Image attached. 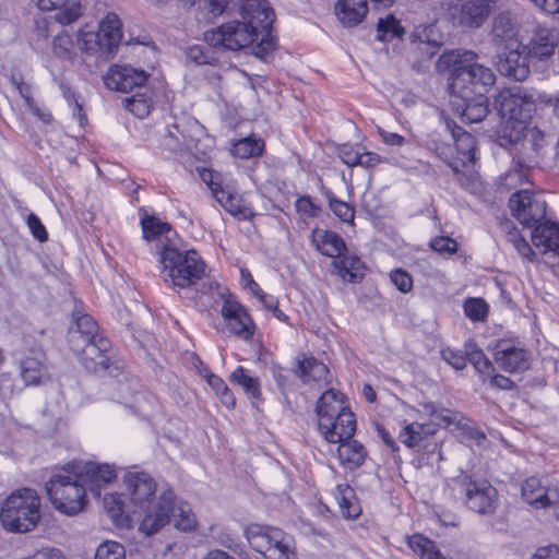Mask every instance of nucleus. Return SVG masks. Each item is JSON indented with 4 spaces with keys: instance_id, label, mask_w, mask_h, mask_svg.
Listing matches in <instances>:
<instances>
[{
    "instance_id": "f257e3e1",
    "label": "nucleus",
    "mask_w": 559,
    "mask_h": 559,
    "mask_svg": "<svg viewBox=\"0 0 559 559\" xmlns=\"http://www.w3.org/2000/svg\"><path fill=\"white\" fill-rule=\"evenodd\" d=\"M124 484L132 513L142 516L139 530L147 536L157 533L169 522L175 510L174 491L168 489L156 499L155 479L141 471L126 473Z\"/></svg>"
},
{
    "instance_id": "f03ea898",
    "label": "nucleus",
    "mask_w": 559,
    "mask_h": 559,
    "mask_svg": "<svg viewBox=\"0 0 559 559\" xmlns=\"http://www.w3.org/2000/svg\"><path fill=\"white\" fill-rule=\"evenodd\" d=\"M478 55L467 49L444 51L437 61L439 72H449V91L456 98L486 94L495 84L492 70L477 62Z\"/></svg>"
},
{
    "instance_id": "7ed1b4c3",
    "label": "nucleus",
    "mask_w": 559,
    "mask_h": 559,
    "mask_svg": "<svg viewBox=\"0 0 559 559\" xmlns=\"http://www.w3.org/2000/svg\"><path fill=\"white\" fill-rule=\"evenodd\" d=\"M318 427L328 442L346 440L356 431L354 414L345 405L344 395L334 389L326 390L316 405Z\"/></svg>"
},
{
    "instance_id": "20e7f679",
    "label": "nucleus",
    "mask_w": 559,
    "mask_h": 559,
    "mask_svg": "<svg viewBox=\"0 0 559 559\" xmlns=\"http://www.w3.org/2000/svg\"><path fill=\"white\" fill-rule=\"evenodd\" d=\"M40 501L36 491L29 488L19 489L2 503L0 521L12 533L33 531L40 519Z\"/></svg>"
},
{
    "instance_id": "39448f33",
    "label": "nucleus",
    "mask_w": 559,
    "mask_h": 559,
    "mask_svg": "<svg viewBox=\"0 0 559 559\" xmlns=\"http://www.w3.org/2000/svg\"><path fill=\"white\" fill-rule=\"evenodd\" d=\"M213 289L206 278V264L193 249L180 251L177 247V294L180 298L195 300L200 294Z\"/></svg>"
},
{
    "instance_id": "423d86ee",
    "label": "nucleus",
    "mask_w": 559,
    "mask_h": 559,
    "mask_svg": "<svg viewBox=\"0 0 559 559\" xmlns=\"http://www.w3.org/2000/svg\"><path fill=\"white\" fill-rule=\"evenodd\" d=\"M45 488L52 506L64 514L74 515L85 504L86 489L84 484L80 477L66 471V466L52 474Z\"/></svg>"
},
{
    "instance_id": "0eeeda50",
    "label": "nucleus",
    "mask_w": 559,
    "mask_h": 559,
    "mask_svg": "<svg viewBox=\"0 0 559 559\" xmlns=\"http://www.w3.org/2000/svg\"><path fill=\"white\" fill-rule=\"evenodd\" d=\"M495 108L500 117L506 120L502 133L524 128L532 119L536 109L533 94L527 90L515 86L504 88L495 97Z\"/></svg>"
},
{
    "instance_id": "6e6552de",
    "label": "nucleus",
    "mask_w": 559,
    "mask_h": 559,
    "mask_svg": "<svg viewBox=\"0 0 559 559\" xmlns=\"http://www.w3.org/2000/svg\"><path fill=\"white\" fill-rule=\"evenodd\" d=\"M499 144L510 151L521 167H532L538 164L546 146V139L540 130L524 126L502 133Z\"/></svg>"
},
{
    "instance_id": "1a4fd4ad",
    "label": "nucleus",
    "mask_w": 559,
    "mask_h": 559,
    "mask_svg": "<svg viewBox=\"0 0 559 559\" xmlns=\"http://www.w3.org/2000/svg\"><path fill=\"white\" fill-rule=\"evenodd\" d=\"M235 8H237L240 20L252 26H258L257 31L262 33V38L252 47V52L258 58L264 59L275 48L270 33L275 20L273 9L266 0H237Z\"/></svg>"
},
{
    "instance_id": "9d476101",
    "label": "nucleus",
    "mask_w": 559,
    "mask_h": 559,
    "mask_svg": "<svg viewBox=\"0 0 559 559\" xmlns=\"http://www.w3.org/2000/svg\"><path fill=\"white\" fill-rule=\"evenodd\" d=\"M141 227L143 238L147 241L159 240L156 245V253L158 254V267L160 276L165 283L170 287L175 286V243L167 236L160 239L164 235L171 231L170 224L162 222L154 215L143 213L141 215Z\"/></svg>"
},
{
    "instance_id": "9b49d317",
    "label": "nucleus",
    "mask_w": 559,
    "mask_h": 559,
    "mask_svg": "<svg viewBox=\"0 0 559 559\" xmlns=\"http://www.w3.org/2000/svg\"><path fill=\"white\" fill-rule=\"evenodd\" d=\"M249 545L265 559H295L292 538L272 526L250 525L246 530Z\"/></svg>"
},
{
    "instance_id": "f8f14e48",
    "label": "nucleus",
    "mask_w": 559,
    "mask_h": 559,
    "mask_svg": "<svg viewBox=\"0 0 559 559\" xmlns=\"http://www.w3.org/2000/svg\"><path fill=\"white\" fill-rule=\"evenodd\" d=\"M257 27L242 20L230 21L206 31L204 39L212 47L237 51L251 46L259 36L262 37Z\"/></svg>"
},
{
    "instance_id": "ddd939ff",
    "label": "nucleus",
    "mask_w": 559,
    "mask_h": 559,
    "mask_svg": "<svg viewBox=\"0 0 559 559\" xmlns=\"http://www.w3.org/2000/svg\"><path fill=\"white\" fill-rule=\"evenodd\" d=\"M495 5V0H451L447 16L456 27L477 29L487 22Z\"/></svg>"
},
{
    "instance_id": "4468645a",
    "label": "nucleus",
    "mask_w": 559,
    "mask_h": 559,
    "mask_svg": "<svg viewBox=\"0 0 559 559\" xmlns=\"http://www.w3.org/2000/svg\"><path fill=\"white\" fill-rule=\"evenodd\" d=\"M70 348L88 372L112 376L111 358L108 354L111 349V342L107 337H96L91 342L83 343L75 336Z\"/></svg>"
},
{
    "instance_id": "2eb2a0df",
    "label": "nucleus",
    "mask_w": 559,
    "mask_h": 559,
    "mask_svg": "<svg viewBox=\"0 0 559 559\" xmlns=\"http://www.w3.org/2000/svg\"><path fill=\"white\" fill-rule=\"evenodd\" d=\"M457 481L468 509L484 515L496 511L499 504L498 491L487 480H474L469 476H463Z\"/></svg>"
},
{
    "instance_id": "dca6fc26",
    "label": "nucleus",
    "mask_w": 559,
    "mask_h": 559,
    "mask_svg": "<svg viewBox=\"0 0 559 559\" xmlns=\"http://www.w3.org/2000/svg\"><path fill=\"white\" fill-rule=\"evenodd\" d=\"M509 206L513 216L526 227L543 224L546 217L547 204L539 194L528 190H520L509 199Z\"/></svg>"
},
{
    "instance_id": "f3484780",
    "label": "nucleus",
    "mask_w": 559,
    "mask_h": 559,
    "mask_svg": "<svg viewBox=\"0 0 559 559\" xmlns=\"http://www.w3.org/2000/svg\"><path fill=\"white\" fill-rule=\"evenodd\" d=\"M497 71L506 78L524 81L530 75V50L524 44L498 49L493 58Z\"/></svg>"
},
{
    "instance_id": "a211bd4d",
    "label": "nucleus",
    "mask_w": 559,
    "mask_h": 559,
    "mask_svg": "<svg viewBox=\"0 0 559 559\" xmlns=\"http://www.w3.org/2000/svg\"><path fill=\"white\" fill-rule=\"evenodd\" d=\"M66 471L81 478L86 491L94 496H100V488L110 484L117 477L115 468L109 464L95 462L74 461L66 465Z\"/></svg>"
},
{
    "instance_id": "6ab92c4d",
    "label": "nucleus",
    "mask_w": 559,
    "mask_h": 559,
    "mask_svg": "<svg viewBox=\"0 0 559 559\" xmlns=\"http://www.w3.org/2000/svg\"><path fill=\"white\" fill-rule=\"evenodd\" d=\"M520 24L510 11L499 12L491 22L490 41L498 49L522 44L519 39Z\"/></svg>"
},
{
    "instance_id": "aec40b11",
    "label": "nucleus",
    "mask_w": 559,
    "mask_h": 559,
    "mask_svg": "<svg viewBox=\"0 0 559 559\" xmlns=\"http://www.w3.org/2000/svg\"><path fill=\"white\" fill-rule=\"evenodd\" d=\"M147 78L148 74L144 70H139L127 64H114L104 75V83L112 91L129 93L134 87L143 86Z\"/></svg>"
},
{
    "instance_id": "412c9836",
    "label": "nucleus",
    "mask_w": 559,
    "mask_h": 559,
    "mask_svg": "<svg viewBox=\"0 0 559 559\" xmlns=\"http://www.w3.org/2000/svg\"><path fill=\"white\" fill-rule=\"evenodd\" d=\"M221 312L227 322L228 330L233 334L243 340L252 337L254 324L242 305L231 298H227L223 304Z\"/></svg>"
},
{
    "instance_id": "4be33fe9",
    "label": "nucleus",
    "mask_w": 559,
    "mask_h": 559,
    "mask_svg": "<svg viewBox=\"0 0 559 559\" xmlns=\"http://www.w3.org/2000/svg\"><path fill=\"white\" fill-rule=\"evenodd\" d=\"M493 359L499 368L506 372H522L530 368L531 353L523 347L500 342L495 348Z\"/></svg>"
},
{
    "instance_id": "5701e85b",
    "label": "nucleus",
    "mask_w": 559,
    "mask_h": 559,
    "mask_svg": "<svg viewBox=\"0 0 559 559\" xmlns=\"http://www.w3.org/2000/svg\"><path fill=\"white\" fill-rule=\"evenodd\" d=\"M452 136L454 139L457 158L449 160L448 166L451 167L454 173H460L463 166L475 160L476 139L473 134L462 130L460 127L452 131Z\"/></svg>"
},
{
    "instance_id": "b1692460",
    "label": "nucleus",
    "mask_w": 559,
    "mask_h": 559,
    "mask_svg": "<svg viewBox=\"0 0 559 559\" xmlns=\"http://www.w3.org/2000/svg\"><path fill=\"white\" fill-rule=\"evenodd\" d=\"M368 13L367 0H337L335 14L345 27L360 24Z\"/></svg>"
},
{
    "instance_id": "393cba45",
    "label": "nucleus",
    "mask_w": 559,
    "mask_h": 559,
    "mask_svg": "<svg viewBox=\"0 0 559 559\" xmlns=\"http://www.w3.org/2000/svg\"><path fill=\"white\" fill-rule=\"evenodd\" d=\"M559 44V32L556 28L537 26L531 39L532 53L538 58H547L555 52Z\"/></svg>"
},
{
    "instance_id": "a878e982",
    "label": "nucleus",
    "mask_w": 559,
    "mask_h": 559,
    "mask_svg": "<svg viewBox=\"0 0 559 559\" xmlns=\"http://www.w3.org/2000/svg\"><path fill=\"white\" fill-rule=\"evenodd\" d=\"M522 497L536 509L547 508L551 504L548 495V484L538 477H528L522 484Z\"/></svg>"
},
{
    "instance_id": "bb28decb",
    "label": "nucleus",
    "mask_w": 559,
    "mask_h": 559,
    "mask_svg": "<svg viewBox=\"0 0 559 559\" xmlns=\"http://www.w3.org/2000/svg\"><path fill=\"white\" fill-rule=\"evenodd\" d=\"M46 356L41 350H32L21 360V376L27 385H36L46 376Z\"/></svg>"
},
{
    "instance_id": "cd10ccee",
    "label": "nucleus",
    "mask_w": 559,
    "mask_h": 559,
    "mask_svg": "<svg viewBox=\"0 0 559 559\" xmlns=\"http://www.w3.org/2000/svg\"><path fill=\"white\" fill-rule=\"evenodd\" d=\"M532 241L544 253L552 251L559 255V225L549 221L537 225L532 233Z\"/></svg>"
},
{
    "instance_id": "c85d7f7f",
    "label": "nucleus",
    "mask_w": 559,
    "mask_h": 559,
    "mask_svg": "<svg viewBox=\"0 0 559 559\" xmlns=\"http://www.w3.org/2000/svg\"><path fill=\"white\" fill-rule=\"evenodd\" d=\"M120 26V20L115 13H108L99 25L98 33L105 41L104 46L107 59L114 56L120 44L122 37Z\"/></svg>"
},
{
    "instance_id": "c756f323",
    "label": "nucleus",
    "mask_w": 559,
    "mask_h": 559,
    "mask_svg": "<svg viewBox=\"0 0 559 559\" xmlns=\"http://www.w3.org/2000/svg\"><path fill=\"white\" fill-rule=\"evenodd\" d=\"M336 443H340L337 454L342 465L348 469H355L364 464L367 451L361 443L353 440L352 437Z\"/></svg>"
},
{
    "instance_id": "7c9ffc66",
    "label": "nucleus",
    "mask_w": 559,
    "mask_h": 559,
    "mask_svg": "<svg viewBox=\"0 0 559 559\" xmlns=\"http://www.w3.org/2000/svg\"><path fill=\"white\" fill-rule=\"evenodd\" d=\"M313 240L317 242L318 250L335 260L340 259L346 251V245L343 238L331 230H314Z\"/></svg>"
},
{
    "instance_id": "2f4dec72",
    "label": "nucleus",
    "mask_w": 559,
    "mask_h": 559,
    "mask_svg": "<svg viewBox=\"0 0 559 559\" xmlns=\"http://www.w3.org/2000/svg\"><path fill=\"white\" fill-rule=\"evenodd\" d=\"M38 8L43 11H50L59 9L56 14V20L62 24L68 25L75 22L83 12L82 5L79 2H73L64 8L66 0H34Z\"/></svg>"
},
{
    "instance_id": "473e14b6",
    "label": "nucleus",
    "mask_w": 559,
    "mask_h": 559,
    "mask_svg": "<svg viewBox=\"0 0 559 559\" xmlns=\"http://www.w3.org/2000/svg\"><path fill=\"white\" fill-rule=\"evenodd\" d=\"M412 43L418 44V48L425 51L428 58L436 55L441 45L440 36L436 25H419L411 35Z\"/></svg>"
},
{
    "instance_id": "72a5a7b5",
    "label": "nucleus",
    "mask_w": 559,
    "mask_h": 559,
    "mask_svg": "<svg viewBox=\"0 0 559 559\" xmlns=\"http://www.w3.org/2000/svg\"><path fill=\"white\" fill-rule=\"evenodd\" d=\"M96 321L88 314H82L75 318L74 324L70 326L68 332V343L72 347L73 337L82 340V342H91L96 337L104 336L98 331Z\"/></svg>"
},
{
    "instance_id": "f704fd0d",
    "label": "nucleus",
    "mask_w": 559,
    "mask_h": 559,
    "mask_svg": "<svg viewBox=\"0 0 559 559\" xmlns=\"http://www.w3.org/2000/svg\"><path fill=\"white\" fill-rule=\"evenodd\" d=\"M462 103V117L469 122H480L489 112L486 94L473 95L469 98H459Z\"/></svg>"
},
{
    "instance_id": "c9c22d12",
    "label": "nucleus",
    "mask_w": 559,
    "mask_h": 559,
    "mask_svg": "<svg viewBox=\"0 0 559 559\" xmlns=\"http://www.w3.org/2000/svg\"><path fill=\"white\" fill-rule=\"evenodd\" d=\"M335 499L344 518L356 519L361 513L355 491L348 484H338L336 486Z\"/></svg>"
},
{
    "instance_id": "e433bc0d",
    "label": "nucleus",
    "mask_w": 559,
    "mask_h": 559,
    "mask_svg": "<svg viewBox=\"0 0 559 559\" xmlns=\"http://www.w3.org/2000/svg\"><path fill=\"white\" fill-rule=\"evenodd\" d=\"M332 266L337 275L349 283H358L364 276L361 261L355 257L342 255L332 262Z\"/></svg>"
},
{
    "instance_id": "4c0bfd02",
    "label": "nucleus",
    "mask_w": 559,
    "mask_h": 559,
    "mask_svg": "<svg viewBox=\"0 0 559 559\" xmlns=\"http://www.w3.org/2000/svg\"><path fill=\"white\" fill-rule=\"evenodd\" d=\"M298 377L304 382L326 380L329 368L313 357L299 361L297 369Z\"/></svg>"
},
{
    "instance_id": "58836bf2",
    "label": "nucleus",
    "mask_w": 559,
    "mask_h": 559,
    "mask_svg": "<svg viewBox=\"0 0 559 559\" xmlns=\"http://www.w3.org/2000/svg\"><path fill=\"white\" fill-rule=\"evenodd\" d=\"M433 433L429 425L412 423L400 432V441L408 448L418 447L428 436Z\"/></svg>"
},
{
    "instance_id": "ea45409f",
    "label": "nucleus",
    "mask_w": 559,
    "mask_h": 559,
    "mask_svg": "<svg viewBox=\"0 0 559 559\" xmlns=\"http://www.w3.org/2000/svg\"><path fill=\"white\" fill-rule=\"evenodd\" d=\"M104 509L117 525H122L132 513L129 503L126 504L119 495L109 493L104 497Z\"/></svg>"
},
{
    "instance_id": "a19ab883",
    "label": "nucleus",
    "mask_w": 559,
    "mask_h": 559,
    "mask_svg": "<svg viewBox=\"0 0 559 559\" xmlns=\"http://www.w3.org/2000/svg\"><path fill=\"white\" fill-rule=\"evenodd\" d=\"M408 545L421 559H445L436 544L420 534L409 537Z\"/></svg>"
},
{
    "instance_id": "79ce46f5",
    "label": "nucleus",
    "mask_w": 559,
    "mask_h": 559,
    "mask_svg": "<svg viewBox=\"0 0 559 559\" xmlns=\"http://www.w3.org/2000/svg\"><path fill=\"white\" fill-rule=\"evenodd\" d=\"M264 142L253 136H247L236 141L231 147V154L236 157L246 159L261 155Z\"/></svg>"
},
{
    "instance_id": "37998d69",
    "label": "nucleus",
    "mask_w": 559,
    "mask_h": 559,
    "mask_svg": "<svg viewBox=\"0 0 559 559\" xmlns=\"http://www.w3.org/2000/svg\"><path fill=\"white\" fill-rule=\"evenodd\" d=\"M230 381L239 384L249 397L259 401L261 400V391L259 379L251 377L242 367H238L231 374Z\"/></svg>"
},
{
    "instance_id": "c03bdc74",
    "label": "nucleus",
    "mask_w": 559,
    "mask_h": 559,
    "mask_svg": "<svg viewBox=\"0 0 559 559\" xmlns=\"http://www.w3.org/2000/svg\"><path fill=\"white\" fill-rule=\"evenodd\" d=\"M104 43L98 32L82 28L78 33V46L84 52L93 53L99 50L106 57Z\"/></svg>"
},
{
    "instance_id": "a18cd8bd",
    "label": "nucleus",
    "mask_w": 559,
    "mask_h": 559,
    "mask_svg": "<svg viewBox=\"0 0 559 559\" xmlns=\"http://www.w3.org/2000/svg\"><path fill=\"white\" fill-rule=\"evenodd\" d=\"M404 33V28L400 22L393 16L388 15L385 19H379L377 23V39L381 41L399 38Z\"/></svg>"
},
{
    "instance_id": "49530a36",
    "label": "nucleus",
    "mask_w": 559,
    "mask_h": 559,
    "mask_svg": "<svg viewBox=\"0 0 559 559\" xmlns=\"http://www.w3.org/2000/svg\"><path fill=\"white\" fill-rule=\"evenodd\" d=\"M52 50L58 58L64 60H72L75 56L73 40L66 32L56 35L52 44Z\"/></svg>"
},
{
    "instance_id": "de8ad7c7",
    "label": "nucleus",
    "mask_w": 559,
    "mask_h": 559,
    "mask_svg": "<svg viewBox=\"0 0 559 559\" xmlns=\"http://www.w3.org/2000/svg\"><path fill=\"white\" fill-rule=\"evenodd\" d=\"M473 341H468L465 343V350H454L451 348H444L441 350V357L444 361H447L450 366H452L456 370H463L468 361L467 352L468 348L472 347Z\"/></svg>"
},
{
    "instance_id": "09e8293b",
    "label": "nucleus",
    "mask_w": 559,
    "mask_h": 559,
    "mask_svg": "<svg viewBox=\"0 0 559 559\" xmlns=\"http://www.w3.org/2000/svg\"><path fill=\"white\" fill-rule=\"evenodd\" d=\"M467 358L468 361L474 366L475 370L480 374H490L495 370L493 365L489 358L483 353L481 349L476 348L474 343L472 347L468 348Z\"/></svg>"
},
{
    "instance_id": "8fccbe9b",
    "label": "nucleus",
    "mask_w": 559,
    "mask_h": 559,
    "mask_svg": "<svg viewBox=\"0 0 559 559\" xmlns=\"http://www.w3.org/2000/svg\"><path fill=\"white\" fill-rule=\"evenodd\" d=\"M94 559H126V549L118 542L106 540L97 547Z\"/></svg>"
},
{
    "instance_id": "3c124183",
    "label": "nucleus",
    "mask_w": 559,
    "mask_h": 559,
    "mask_svg": "<svg viewBox=\"0 0 559 559\" xmlns=\"http://www.w3.org/2000/svg\"><path fill=\"white\" fill-rule=\"evenodd\" d=\"M331 211L344 223H353L355 210L348 203L336 199L333 193L326 194Z\"/></svg>"
},
{
    "instance_id": "603ef678",
    "label": "nucleus",
    "mask_w": 559,
    "mask_h": 559,
    "mask_svg": "<svg viewBox=\"0 0 559 559\" xmlns=\"http://www.w3.org/2000/svg\"><path fill=\"white\" fill-rule=\"evenodd\" d=\"M197 525L198 522L190 506L186 502L177 506V530L191 532L195 530Z\"/></svg>"
},
{
    "instance_id": "864d4df0",
    "label": "nucleus",
    "mask_w": 559,
    "mask_h": 559,
    "mask_svg": "<svg viewBox=\"0 0 559 559\" xmlns=\"http://www.w3.org/2000/svg\"><path fill=\"white\" fill-rule=\"evenodd\" d=\"M488 312V306L481 298H468L464 302V313L472 321L485 320Z\"/></svg>"
},
{
    "instance_id": "5fc2aeb1",
    "label": "nucleus",
    "mask_w": 559,
    "mask_h": 559,
    "mask_svg": "<svg viewBox=\"0 0 559 559\" xmlns=\"http://www.w3.org/2000/svg\"><path fill=\"white\" fill-rule=\"evenodd\" d=\"M224 209L231 215L242 219H248L253 216L252 209L248 206L241 197L237 193H234L231 198L226 201Z\"/></svg>"
},
{
    "instance_id": "6e6d98bb",
    "label": "nucleus",
    "mask_w": 559,
    "mask_h": 559,
    "mask_svg": "<svg viewBox=\"0 0 559 559\" xmlns=\"http://www.w3.org/2000/svg\"><path fill=\"white\" fill-rule=\"evenodd\" d=\"M391 282L402 293L406 294L413 288V278L409 273L402 269H397L390 274Z\"/></svg>"
},
{
    "instance_id": "4d7b16f0",
    "label": "nucleus",
    "mask_w": 559,
    "mask_h": 559,
    "mask_svg": "<svg viewBox=\"0 0 559 559\" xmlns=\"http://www.w3.org/2000/svg\"><path fill=\"white\" fill-rule=\"evenodd\" d=\"M126 107L139 118H144L150 114V105L147 100L140 95L126 98Z\"/></svg>"
},
{
    "instance_id": "13d9d810",
    "label": "nucleus",
    "mask_w": 559,
    "mask_h": 559,
    "mask_svg": "<svg viewBox=\"0 0 559 559\" xmlns=\"http://www.w3.org/2000/svg\"><path fill=\"white\" fill-rule=\"evenodd\" d=\"M361 152L353 145H342L338 150V155L344 164L349 167L358 166L361 163Z\"/></svg>"
},
{
    "instance_id": "bf43d9fd",
    "label": "nucleus",
    "mask_w": 559,
    "mask_h": 559,
    "mask_svg": "<svg viewBox=\"0 0 559 559\" xmlns=\"http://www.w3.org/2000/svg\"><path fill=\"white\" fill-rule=\"evenodd\" d=\"M297 212L306 217H317L320 213V207L316 205L309 197H300L295 203Z\"/></svg>"
},
{
    "instance_id": "052dcab7",
    "label": "nucleus",
    "mask_w": 559,
    "mask_h": 559,
    "mask_svg": "<svg viewBox=\"0 0 559 559\" xmlns=\"http://www.w3.org/2000/svg\"><path fill=\"white\" fill-rule=\"evenodd\" d=\"M509 240L513 243L516 251L523 257L527 258L528 260H532V257L534 255V251L528 245V242L520 236L518 230L511 231L509 234Z\"/></svg>"
},
{
    "instance_id": "680f3d73",
    "label": "nucleus",
    "mask_w": 559,
    "mask_h": 559,
    "mask_svg": "<svg viewBox=\"0 0 559 559\" xmlns=\"http://www.w3.org/2000/svg\"><path fill=\"white\" fill-rule=\"evenodd\" d=\"M431 248L435 251L441 252V253H455L457 251V243L455 240L449 237L440 236L436 237L430 242Z\"/></svg>"
},
{
    "instance_id": "e2e57ef3",
    "label": "nucleus",
    "mask_w": 559,
    "mask_h": 559,
    "mask_svg": "<svg viewBox=\"0 0 559 559\" xmlns=\"http://www.w3.org/2000/svg\"><path fill=\"white\" fill-rule=\"evenodd\" d=\"M27 226L32 233V235L39 240L40 242L46 241L48 239V233L45 226L41 224L39 217L31 213L27 216Z\"/></svg>"
},
{
    "instance_id": "0e129e2a",
    "label": "nucleus",
    "mask_w": 559,
    "mask_h": 559,
    "mask_svg": "<svg viewBox=\"0 0 559 559\" xmlns=\"http://www.w3.org/2000/svg\"><path fill=\"white\" fill-rule=\"evenodd\" d=\"M195 170L198 171L201 180L206 183V186L213 191L214 186L221 185V175L213 169L197 166Z\"/></svg>"
},
{
    "instance_id": "69168bd1",
    "label": "nucleus",
    "mask_w": 559,
    "mask_h": 559,
    "mask_svg": "<svg viewBox=\"0 0 559 559\" xmlns=\"http://www.w3.org/2000/svg\"><path fill=\"white\" fill-rule=\"evenodd\" d=\"M11 83L16 87L21 97L24 98L25 103L29 108H33L34 99L32 98L31 85L24 83L21 78H16L15 75L11 76Z\"/></svg>"
},
{
    "instance_id": "338daca9",
    "label": "nucleus",
    "mask_w": 559,
    "mask_h": 559,
    "mask_svg": "<svg viewBox=\"0 0 559 559\" xmlns=\"http://www.w3.org/2000/svg\"><path fill=\"white\" fill-rule=\"evenodd\" d=\"M187 59L197 64L210 63V57L205 53L202 46H192L187 50Z\"/></svg>"
},
{
    "instance_id": "774afa93",
    "label": "nucleus",
    "mask_w": 559,
    "mask_h": 559,
    "mask_svg": "<svg viewBox=\"0 0 559 559\" xmlns=\"http://www.w3.org/2000/svg\"><path fill=\"white\" fill-rule=\"evenodd\" d=\"M531 559H559V547L556 545L539 547Z\"/></svg>"
}]
</instances>
